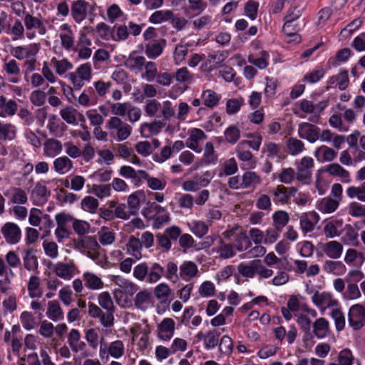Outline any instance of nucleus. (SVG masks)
I'll return each instance as SVG.
<instances>
[{
	"mask_svg": "<svg viewBox=\"0 0 365 365\" xmlns=\"http://www.w3.org/2000/svg\"><path fill=\"white\" fill-rule=\"evenodd\" d=\"M163 273L164 267L160 264L154 262L148 266L146 262H142L134 267L133 274L139 281L155 284L161 279Z\"/></svg>",
	"mask_w": 365,
	"mask_h": 365,
	"instance_id": "obj_1",
	"label": "nucleus"
},
{
	"mask_svg": "<svg viewBox=\"0 0 365 365\" xmlns=\"http://www.w3.org/2000/svg\"><path fill=\"white\" fill-rule=\"evenodd\" d=\"M296 178L304 184H309L312 178V171L314 162L312 158L303 157L300 160L296 161Z\"/></svg>",
	"mask_w": 365,
	"mask_h": 365,
	"instance_id": "obj_2",
	"label": "nucleus"
},
{
	"mask_svg": "<svg viewBox=\"0 0 365 365\" xmlns=\"http://www.w3.org/2000/svg\"><path fill=\"white\" fill-rule=\"evenodd\" d=\"M348 322L354 330L362 328L365 324V308L359 304L351 306L348 314Z\"/></svg>",
	"mask_w": 365,
	"mask_h": 365,
	"instance_id": "obj_3",
	"label": "nucleus"
},
{
	"mask_svg": "<svg viewBox=\"0 0 365 365\" xmlns=\"http://www.w3.org/2000/svg\"><path fill=\"white\" fill-rule=\"evenodd\" d=\"M1 232L9 244H17L21 238V230L18 225L14 222H6L1 229Z\"/></svg>",
	"mask_w": 365,
	"mask_h": 365,
	"instance_id": "obj_4",
	"label": "nucleus"
},
{
	"mask_svg": "<svg viewBox=\"0 0 365 365\" xmlns=\"http://www.w3.org/2000/svg\"><path fill=\"white\" fill-rule=\"evenodd\" d=\"M320 128L309 123H302L298 127V135L311 143L319 139Z\"/></svg>",
	"mask_w": 365,
	"mask_h": 365,
	"instance_id": "obj_5",
	"label": "nucleus"
},
{
	"mask_svg": "<svg viewBox=\"0 0 365 365\" xmlns=\"http://www.w3.org/2000/svg\"><path fill=\"white\" fill-rule=\"evenodd\" d=\"M119 175L126 179H131L136 187L142 184L144 178H147L146 171L143 170H135L129 165L121 166L119 169Z\"/></svg>",
	"mask_w": 365,
	"mask_h": 365,
	"instance_id": "obj_6",
	"label": "nucleus"
},
{
	"mask_svg": "<svg viewBox=\"0 0 365 365\" xmlns=\"http://www.w3.org/2000/svg\"><path fill=\"white\" fill-rule=\"evenodd\" d=\"M323 253L329 259H337L343 253V244L336 240L329 241L319 245Z\"/></svg>",
	"mask_w": 365,
	"mask_h": 365,
	"instance_id": "obj_7",
	"label": "nucleus"
},
{
	"mask_svg": "<svg viewBox=\"0 0 365 365\" xmlns=\"http://www.w3.org/2000/svg\"><path fill=\"white\" fill-rule=\"evenodd\" d=\"M39 51V46L36 44H29L27 46H19L12 48L11 55L18 60H24L35 56Z\"/></svg>",
	"mask_w": 365,
	"mask_h": 365,
	"instance_id": "obj_8",
	"label": "nucleus"
},
{
	"mask_svg": "<svg viewBox=\"0 0 365 365\" xmlns=\"http://www.w3.org/2000/svg\"><path fill=\"white\" fill-rule=\"evenodd\" d=\"M166 46V40L160 38L149 41L145 46V53L151 59H155L159 57Z\"/></svg>",
	"mask_w": 365,
	"mask_h": 365,
	"instance_id": "obj_9",
	"label": "nucleus"
},
{
	"mask_svg": "<svg viewBox=\"0 0 365 365\" xmlns=\"http://www.w3.org/2000/svg\"><path fill=\"white\" fill-rule=\"evenodd\" d=\"M312 302L318 307L325 309L338 305V301L333 298L332 294L328 292L317 291L312 297Z\"/></svg>",
	"mask_w": 365,
	"mask_h": 365,
	"instance_id": "obj_10",
	"label": "nucleus"
},
{
	"mask_svg": "<svg viewBox=\"0 0 365 365\" xmlns=\"http://www.w3.org/2000/svg\"><path fill=\"white\" fill-rule=\"evenodd\" d=\"M91 5L85 0H77L72 3L71 15L74 21L79 24L86 19Z\"/></svg>",
	"mask_w": 365,
	"mask_h": 365,
	"instance_id": "obj_11",
	"label": "nucleus"
},
{
	"mask_svg": "<svg viewBox=\"0 0 365 365\" xmlns=\"http://www.w3.org/2000/svg\"><path fill=\"white\" fill-rule=\"evenodd\" d=\"M158 337L164 341L171 339L175 331V322L171 318H165L158 325Z\"/></svg>",
	"mask_w": 365,
	"mask_h": 365,
	"instance_id": "obj_12",
	"label": "nucleus"
},
{
	"mask_svg": "<svg viewBox=\"0 0 365 365\" xmlns=\"http://www.w3.org/2000/svg\"><path fill=\"white\" fill-rule=\"evenodd\" d=\"M324 170L329 175L339 178L343 183H349L351 181L349 172L338 163L327 165Z\"/></svg>",
	"mask_w": 365,
	"mask_h": 365,
	"instance_id": "obj_13",
	"label": "nucleus"
},
{
	"mask_svg": "<svg viewBox=\"0 0 365 365\" xmlns=\"http://www.w3.org/2000/svg\"><path fill=\"white\" fill-rule=\"evenodd\" d=\"M206 138L207 135L200 128H192L190 132L187 146L197 153H200L201 149L199 148L198 143Z\"/></svg>",
	"mask_w": 365,
	"mask_h": 365,
	"instance_id": "obj_14",
	"label": "nucleus"
},
{
	"mask_svg": "<svg viewBox=\"0 0 365 365\" xmlns=\"http://www.w3.org/2000/svg\"><path fill=\"white\" fill-rule=\"evenodd\" d=\"M322 269L326 273L336 276L342 275L346 271V267L341 261L331 260V259L324 261Z\"/></svg>",
	"mask_w": 365,
	"mask_h": 365,
	"instance_id": "obj_15",
	"label": "nucleus"
},
{
	"mask_svg": "<svg viewBox=\"0 0 365 365\" xmlns=\"http://www.w3.org/2000/svg\"><path fill=\"white\" fill-rule=\"evenodd\" d=\"M68 343L74 353H78L85 349L86 344L81 340V334L78 329H72L68 336Z\"/></svg>",
	"mask_w": 365,
	"mask_h": 365,
	"instance_id": "obj_16",
	"label": "nucleus"
},
{
	"mask_svg": "<svg viewBox=\"0 0 365 365\" xmlns=\"http://www.w3.org/2000/svg\"><path fill=\"white\" fill-rule=\"evenodd\" d=\"M61 30L64 31L60 34L61 46L66 51H71L74 44V34L68 24H63Z\"/></svg>",
	"mask_w": 365,
	"mask_h": 365,
	"instance_id": "obj_17",
	"label": "nucleus"
},
{
	"mask_svg": "<svg viewBox=\"0 0 365 365\" xmlns=\"http://www.w3.org/2000/svg\"><path fill=\"white\" fill-rule=\"evenodd\" d=\"M75 265L73 263L58 262L55 264L53 272L61 279L69 280L74 275Z\"/></svg>",
	"mask_w": 365,
	"mask_h": 365,
	"instance_id": "obj_18",
	"label": "nucleus"
},
{
	"mask_svg": "<svg viewBox=\"0 0 365 365\" xmlns=\"http://www.w3.org/2000/svg\"><path fill=\"white\" fill-rule=\"evenodd\" d=\"M18 109V104L15 101L7 100L4 96H0V116L6 118L14 115Z\"/></svg>",
	"mask_w": 365,
	"mask_h": 365,
	"instance_id": "obj_19",
	"label": "nucleus"
},
{
	"mask_svg": "<svg viewBox=\"0 0 365 365\" xmlns=\"http://www.w3.org/2000/svg\"><path fill=\"white\" fill-rule=\"evenodd\" d=\"M24 21L27 30L37 29L39 34L43 35L46 34V29L41 19L26 13Z\"/></svg>",
	"mask_w": 365,
	"mask_h": 365,
	"instance_id": "obj_20",
	"label": "nucleus"
},
{
	"mask_svg": "<svg viewBox=\"0 0 365 365\" xmlns=\"http://www.w3.org/2000/svg\"><path fill=\"white\" fill-rule=\"evenodd\" d=\"M339 204V200H336L331 197H325L318 201L316 206L321 212L330 214L338 209Z\"/></svg>",
	"mask_w": 365,
	"mask_h": 365,
	"instance_id": "obj_21",
	"label": "nucleus"
},
{
	"mask_svg": "<svg viewBox=\"0 0 365 365\" xmlns=\"http://www.w3.org/2000/svg\"><path fill=\"white\" fill-rule=\"evenodd\" d=\"M3 70L9 76H11L9 81L14 83H17L19 81V76L21 73V68L19 64L15 59H11L5 62L3 66Z\"/></svg>",
	"mask_w": 365,
	"mask_h": 365,
	"instance_id": "obj_22",
	"label": "nucleus"
},
{
	"mask_svg": "<svg viewBox=\"0 0 365 365\" xmlns=\"http://www.w3.org/2000/svg\"><path fill=\"white\" fill-rule=\"evenodd\" d=\"M343 231L344 232L342 237L344 243L349 246L357 247L359 245V235L357 231L350 224H346Z\"/></svg>",
	"mask_w": 365,
	"mask_h": 365,
	"instance_id": "obj_23",
	"label": "nucleus"
},
{
	"mask_svg": "<svg viewBox=\"0 0 365 365\" xmlns=\"http://www.w3.org/2000/svg\"><path fill=\"white\" fill-rule=\"evenodd\" d=\"M314 156L320 162H329L336 158L337 152L326 145H321L314 151Z\"/></svg>",
	"mask_w": 365,
	"mask_h": 365,
	"instance_id": "obj_24",
	"label": "nucleus"
},
{
	"mask_svg": "<svg viewBox=\"0 0 365 365\" xmlns=\"http://www.w3.org/2000/svg\"><path fill=\"white\" fill-rule=\"evenodd\" d=\"M329 323L323 317L317 319L313 324L314 334L319 339H323L329 334Z\"/></svg>",
	"mask_w": 365,
	"mask_h": 365,
	"instance_id": "obj_25",
	"label": "nucleus"
},
{
	"mask_svg": "<svg viewBox=\"0 0 365 365\" xmlns=\"http://www.w3.org/2000/svg\"><path fill=\"white\" fill-rule=\"evenodd\" d=\"M73 162L67 156H62L53 161V168L59 174L63 175L73 168Z\"/></svg>",
	"mask_w": 365,
	"mask_h": 365,
	"instance_id": "obj_26",
	"label": "nucleus"
},
{
	"mask_svg": "<svg viewBox=\"0 0 365 365\" xmlns=\"http://www.w3.org/2000/svg\"><path fill=\"white\" fill-rule=\"evenodd\" d=\"M46 314L53 322L63 319V312L58 301L53 300L48 302Z\"/></svg>",
	"mask_w": 365,
	"mask_h": 365,
	"instance_id": "obj_27",
	"label": "nucleus"
},
{
	"mask_svg": "<svg viewBox=\"0 0 365 365\" xmlns=\"http://www.w3.org/2000/svg\"><path fill=\"white\" fill-rule=\"evenodd\" d=\"M343 225L342 220H334L328 222L323 228V232L326 238H334L339 237L341 233L338 229Z\"/></svg>",
	"mask_w": 365,
	"mask_h": 365,
	"instance_id": "obj_28",
	"label": "nucleus"
},
{
	"mask_svg": "<svg viewBox=\"0 0 365 365\" xmlns=\"http://www.w3.org/2000/svg\"><path fill=\"white\" fill-rule=\"evenodd\" d=\"M142 196H144L143 192L136 191L128 197L127 209L129 210V213L132 215H135L138 214L140 210V197Z\"/></svg>",
	"mask_w": 365,
	"mask_h": 365,
	"instance_id": "obj_29",
	"label": "nucleus"
},
{
	"mask_svg": "<svg viewBox=\"0 0 365 365\" xmlns=\"http://www.w3.org/2000/svg\"><path fill=\"white\" fill-rule=\"evenodd\" d=\"M142 245L140 239L131 235L126 244L127 252L130 254L135 259H140L142 257Z\"/></svg>",
	"mask_w": 365,
	"mask_h": 365,
	"instance_id": "obj_30",
	"label": "nucleus"
},
{
	"mask_svg": "<svg viewBox=\"0 0 365 365\" xmlns=\"http://www.w3.org/2000/svg\"><path fill=\"white\" fill-rule=\"evenodd\" d=\"M180 276L183 279H190L194 277L197 273V267L195 263L191 261L184 262L179 267Z\"/></svg>",
	"mask_w": 365,
	"mask_h": 365,
	"instance_id": "obj_31",
	"label": "nucleus"
},
{
	"mask_svg": "<svg viewBox=\"0 0 365 365\" xmlns=\"http://www.w3.org/2000/svg\"><path fill=\"white\" fill-rule=\"evenodd\" d=\"M62 150L61 143L56 139H48L44 143V154L48 157H54Z\"/></svg>",
	"mask_w": 365,
	"mask_h": 365,
	"instance_id": "obj_32",
	"label": "nucleus"
},
{
	"mask_svg": "<svg viewBox=\"0 0 365 365\" xmlns=\"http://www.w3.org/2000/svg\"><path fill=\"white\" fill-rule=\"evenodd\" d=\"M203 104L207 108H212L218 105L221 96L212 90L208 89L204 91L202 93Z\"/></svg>",
	"mask_w": 365,
	"mask_h": 365,
	"instance_id": "obj_33",
	"label": "nucleus"
},
{
	"mask_svg": "<svg viewBox=\"0 0 365 365\" xmlns=\"http://www.w3.org/2000/svg\"><path fill=\"white\" fill-rule=\"evenodd\" d=\"M220 246L213 250L214 252L220 254V257L223 259H228L234 257L236 252L234 250V245L226 244L222 239L219 238Z\"/></svg>",
	"mask_w": 365,
	"mask_h": 365,
	"instance_id": "obj_34",
	"label": "nucleus"
},
{
	"mask_svg": "<svg viewBox=\"0 0 365 365\" xmlns=\"http://www.w3.org/2000/svg\"><path fill=\"white\" fill-rule=\"evenodd\" d=\"M257 259L251 261L249 264L240 263L237 269L240 274L245 277L253 278L257 274Z\"/></svg>",
	"mask_w": 365,
	"mask_h": 365,
	"instance_id": "obj_35",
	"label": "nucleus"
},
{
	"mask_svg": "<svg viewBox=\"0 0 365 365\" xmlns=\"http://www.w3.org/2000/svg\"><path fill=\"white\" fill-rule=\"evenodd\" d=\"M152 298L150 292L143 289L139 292L134 299L135 306L138 309H145L150 304Z\"/></svg>",
	"mask_w": 365,
	"mask_h": 365,
	"instance_id": "obj_36",
	"label": "nucleus"
},
{
	"mask_svg": "<svg viewBox=\"0 0 365 365\" xmlns=\"http://www.w3.org/2000/svg\"><path fill=\"white\" fill-rule=\"evenodd\" d=\"M85 286L91 289H99L103 287V282L96 274L91 272H85L83 274Z\"/></svg>",
	"mask_w": 365,
	"mask_h": 365,
	"instance_id": "obj_37",
	"label": "nucleus"
},
{
	"mask_svg": "<svg viewBox=\"0 0 365 365\" xmlns=\"http://www.w3.org/2000/svg\"><path fill=\"white\" fill-rule=\"evenodd\" d=\"M252 245V242L245 232H241L235 237V248L238 252L247 250Z\"/></svg>",
	"mask_w": 365,
	"mask_h": 365,
	"instance_id": "obj_38",
	"label": "nucleus"
},
{
	"mask_svg": "<svg viewBox=\"0 0 365 365\" xmlns=\"http://www.w3.org/2000/svg\"><path fill=\"white\" fill-rule=\"evenodd\" d=\"M35 250L33 248L28 249L25 251L24 257V266L29 270H35L38 268V259L36 256L34 255Z\"/></svg>",
	"mask_w": 365,
	"mask_h": 365,
	"instance_id": "obj_39",
	"label": "nucleus"
},
{
	"mask_svg": "<svg viewBox=\"0 0 365 365\" xmlns=\"http://www.w3.org/2000/svg\"><path fill=\"white\" fill-rule=\"evenodd\" d=\"M175 200L181 209L191 210L194 206V197L188 193H178Z\"/></svg>",
	"mask_w": 365,
	"mask_h": 365,
	"instance_id": "obj_40",
	"label": "nucleus"
},
{
	"mask_svg": "<svg viewBox=\"0 0 365 365\" xmlns=\"http://www.w3.org/2000/svg\"><path fill=\"white\" fill-rule=\"evenodd\" d=\"M274 226L277 231H282L283 228L287 225L289 217L285 211L279 210L274 213L272 216Z\"/></svg>",
	"mask_w": 365,
	"mask_h": 365,
	"instance_id": "obj_41",
	"label": "nucleus"
},
{
	"mask_svg": "<svg viewBox=\"0 0 365 365\" xmlns=\"http://www.w3.org/2000/svg\"><path fill=\"white\" fill-rule=\"evenodd\" d=\"M173 12L170 10H160L155 11L149 18L150 22L158 24L163 21H167L172 19Z\"/></svg>",
	"mask_w": 365,
	"mask_h": 365,
	"instance_id": "obj_42",
	"label": "nucleus"
},
{
	"mask_svg": "<svg viewBox=\"0 0 365 365\" xmlns=\"http://www.w3.org/2000/svg\"><path fill=\"white\" fill-rule=\"evenodd\" d=\"M40 279L36 275L30 277L28 282V291L31 298L41 297L43 294L42 291L39 290Z\"/></svg>",
	"mask_w": 365,
	"mask_h": 365,
	"instance_id": "obj_43",
	"label": "nucleus"
},
{
	"mask_svg": "<svg viewBox=\"0 0 365 365\" xmlns=\"http://www.w3.org/2000/svg\"><path fill=\"white\" fill-rule=\"evenodd\" d=\"M146 59L142 56H135V53L133 52L126 61V65L131 69H137L142 71Z\"/></svg>",
	"mask_w": 365,
	"mask_h": 365,
	"instance_id": "obj_44",
	"label": "nucleus"
},
{
	"mask_svg": "<svg viewBox=\"0 0 365 365\" xmlns=\"http://www.w3.org/2000/svg\"><path fill=\"white\" fill-rule=\"evenodd\" d=\"M77 113L76 109L67 106L60 110L61 117L68 124H77Z\"/></svg>",
	"mask_w": 365,
	"mask_h": 365,
	"instance_id": "obj_45",
	"label": "nucleus"
},
{
	"mask_svg": "<svg viewBox=\"0 0 365 365\" xmlns=\"http://www.w3.org/2000/svg\"><path fill=\"white\" fill-rule=\"evenodd\" d=\"M189 225L192 232L200 238L205 236L209 230L208 225L202 221H192Z\"/></svg>",
	"mask_w": 365,
	"mask_h": 365,
	"instance_id": "obj_46",
	"label": "nucleus"
},
{
	"mask_svg": "<svg viewBox=\"0 0 365 365\" xmlns=\"http://www.w3.org/2000/svg\"><path fill=\"white\" fill-rule=\"evenodd\" d=\"M226 142L235 144L240 138V130L236 125H230L224 132Z\"/></svg>",
	"mask_w": 365,
	"mask_h": 365,
	"instance_id": "obj_47",
	"label": "nucleus"
},
{
	"mask_svg": "<svg viewBox=\"0 0 365 365\" xmlns=\"http://www.w3.org/2000/svg\"><path fill=\"white\" fill-rule=\"evenodd\" d=\"M217 161V155L215 153L213 144L211 142H207L205 148L202 163L208 165L215 164Z\"/></svg>",
	"mask_w": 365,
	"mask_h": 365,
	"instance_id": "obj_48",
	"label": "nucleus"
},
{
	"mask_svg": "<svg viewBox=\"0 0 365 365\" xmlns=\"http://www.w3.org/2000/svg\"><path fill=\"white\" fill-rule=\"evenodd\" d=\"M365 182L359 187L350 186L346 189L347 196L353 199L356 197L359 201L365 202Z\"/></svg>",
	"mask_w": 365,
	"mask_h": 365,
	"instance_id": "obj_49",
	"label": "nucleus"
},
{
	"mask_svg": "<svg viewBox=\"0 0 365 365\" xmlns=\"http://www.w3.org/2000/svg\"><path fill=\"white\" fill-rule=\"evenodd\" d=\"M115 233L110 231L108 227H103L98 232V240L100 243L103 245H110L115 241Z\"/></svg>",
	"mask_w": 365,
	"mask_h": 365,
	"instance_id": "obj_50",
	"label": "nucleus"
},
{
	"mask_svg": "<svg viewBox=\"0 0 365 365\" xmlns=\"http://www.w3.org/2000/svg\"><path fill=\"white\" fill-rule=\"evenodd\" d=\"M271 192L274 196L273 200L275 202L287 204L289 202L288 195H287V187L284 185H278Z\"/></svg>",
	"mask_w": 365,
	"mask_h": 365,
	"instance_id": "obj_51",
	"label": "nucleus"
},
{
	"mask_svg": "<svg viewBox=\"0 0 365 365\" xmlns=\"http://www.w3.org/2000/svg\"><path fill=\"white\" fill-rule=\"evenodd\" d=\"M51 63L53 64L56 72L58 75L64 74L67 71L73 68V65L67 59L57 60L55 58L51 59Z\"/></svg>",
	"mask_w": 365,
	"mask_h": 365,
	"instance_id": "obj_52",
	"label": "nucleus"
},
{
	"mask_svg": "<svg viewBox=\"0 0 365 365\" xmlns=\"http://www.w3.org/2000/svg\"><path fill=\"white\" fill-rule=\"evenodd\" d=\"M143 180H146L148 187L153 190H163L167 185L166 180L150 177L148 173Z\"/></svg>",
	"mask_w": 365,
	"mask_h": 365,
	"instance_id": "obj_53",
	"label": "nucleus"
},
{
	"mask_svg": "<svg viewBox=\"0 0 365 365\" xmlns=\"http://www.w3.org/2000/svg\"><path fill=\"white\" fill-rule=\"evenodd\" d=\"M178 270V267L177 264L173 262H168L166 268H164L163 276H165L168 280L175 282L179 278Z\"/></svg>",
	"mask_w": 365,
	"mask_h": 365,
	"instance_id": "obj_54",
	"label": "nucleus"
},
{
	"mask_svg": "<svg viewBox=\"0 0 365 365\" xmlns=\"http://www.w3.org/2000/svg\"><path fill=\"white\" fill-rule=\"evenodd\" d=\"M287 148L291 155H297L304 150V145L300 140L290 138L287 142Z\"/></svg>",
	"mask_w": 365,
	"mask_h": 365,
	"instance_id": "obj_55",
	"label": "nucleus"
},
{
	"mask_svg": "<svg viewBox=\"0 0 365 365\" xmlns=\"http://www.w3.org/2000/svg\"><path fill=\"white\" fill-rule=\"evenodd\" d=\"M247 142H240L235 149L238 158L242 161H249L252 158V153L245 150L247 148Z\"/></svg>",
	"mask_w": 365,
	"mask_h": 365,
	"instance_id": "obj_56",
	"label": "nucleus"
},
{
	"mask_svg": "<svg viewBox=\"0 0 365 365\" xmlns=\"http://www.w3.org/2000/svg\"><path fill=\"white\" fill-rule=\"evenodd\" d=\"M99 205L98 201L93 197L86 196L81 201L82 208L87 212L91 213L96 212Z\"/></svg>",
	"mask_w": 365,
	"mask_h": 365,
	"instance_id": "obj_57",
	"label": "nucleus"
},
{
	"mask_svg": "<svg viewBox=\"0 0 365 365\" xmlns=\"http://www.w3.org/2000/svg\"><path fill=\"white\" fill-rule=\"evenodd\" d=\"M331 317L334 320L336 329L339 331L344 329L345 327V317L339 309H334L331 312Z\"/></svg>",
	"mask_w": 365,
	"mask_h": 365,
	"instance_id": "obj_58",
	"label": "nucleus"
},
{
	"mask_svg": "<svg viewBox=\"0 0 365 365\" xmlns=\"http://www.w3.org/2000/svg\"><path fill=\"white\" fill-rule=\"evenodd\" d=\"M108 352L113 358L118 359L124 354V345L123 341L116 340L110 343Z\"/></svg>",
	"mask_w": 365,
	"mask_h": 365,
	"instance_id": "obj_59",
	"label": "nucleus"
},
{
	"mask_svg": "<svg viewBox=\"0 0 365 365\" xmlns=\"http://www.w3.org/2000/svg\"><path fill=\"white\" fill-rule=\"evenodd\" d=\"M242 188H247L252 185L259 184L260 182L259 177L254 172H246L242 176Z\"/></svg>",
	"mask_w": 365,
	"mask_h": 365,
	"instance_id": "obj_60",
	"label": "nucleus"
},
{
	"mask_svg": "<svg viewBox=\"0 0 365 365\" xmlns=\"http://www.w3.org/2000/svg\"><path fill=\"white\" fill-rule=\"evenodd\" d=\"M73 228L75 232L78 235H83L90 231L91 225L88 222L75 219L73 220Z\"/></svg>",
	"mask_w": 365,
	"mask_h": 365,
	"instance_id": "obj_61",
	"label": "nucleus"
},
{
	"mask_svg": "<svg viewBox=\"0 0 365 365\" xmlns=\"http://www.w3.org/2000/svg\"><path fill=\"white\" fill-rule=\"evenodd\" d=\"M220 333L216 330L208 331L205 337V346L207 349H212L218 344Z\"/></svg>",
	"mask_w": 365,
	"mask_h": 365,
	"instance_id": "obj_62",
	"label": "nucleus"
},
{
	"mask_svg": "<svg viewBox=\"0 0 365 365\" xmlns=\"http://www.w3.org/2000/svg\"><path fill=\"white\" fill-rule=\"evenodd\" d=\"M172 294L169 286L165 283H161L155 287L154 294L158 299H167Z\"/></svg>",
	"mask_w": 365,
	"mask_h": 365,
	"instance_id": "obj_63",
	"label": "nucleus"
},
{
	"mask_svg": "<svg viewBox=\"0 0 365 365\" xmlns=\"http://www.w3.org/2000/svg\"><path fill=\"white\" fill-rule=\"evenodd\" d=\"M354 356L349 349H344L338 354V361L340 365H352Z\"/></svg>",
	"mask_w": 365,
	"mask_h": 365,
	"instance_id": "obj_64",
	"label": "nucleus"
}]
</instances>
